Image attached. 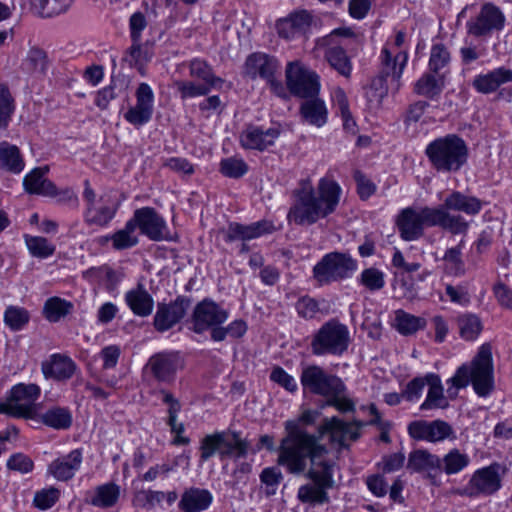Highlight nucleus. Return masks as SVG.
Wrapping results in <instances>:
<instances>
[{
	"instance_id": "nucleus-23",
	"label": "nucleus",
	"mask_w": 512,
	"mask_h": 512,
	"mask_svg": "<svg viewBox=\"0 0 512 512\" xmlns=\"http://www.w3.org/2000/svg\"><path fill=\"white\" fill-rule=\"evenodd\" d=\"M83 462V454L80 449H74L67 455L53 460L48 466V473L58 481H69L79 471Z\"/></svg>"
},
{
	"instance_id": "nucleus-54",
	"label": "nucleus",
	"mask_w": 512,
	"mask_h": 512,
	"mask_svg": "<svg viewBox=\"0 0 512 512\" xmlns=\"http://www.w3.org/2000/svg\"><path fill=\"white\" fill-rule=\"evenodd\" d=\"M174 87L182 99L208 95L213 86L206 83L197 84L193 81L176 80Z\"/></svg>"
},
{
	"instance_id": "nucleus-36",
	"label": "nucleus",
	"mask_w": 512,
	"mask_h": 512,
	"mask_svg": "<svg viewBox=\"0 0 512 512\" xmlns=\"http://www.w3.org/2000/svg\"><path fill=\"white\" fill-rule=\"evenodd\" d=\"M300 114L307 123L316 127L325 125L328 118L326 105L317 96L306 98L300 106Z\"/></svg>"
},
{
	"instance_id": "nucleus-53",
	"label": "nucleus",
	"mask_w": 512,
	"mask_h": 512,
	"mask_svg": "<svg viewBox=\"0 0 512 512\" xmlns=\"http://www.w3.org/2000/svg\"><path fill=\"white\" fill-rule=\"evenodd\" d=\"M30 314L18 306H9L4 313V323L13 331H19L29 322Z\"/></svg>"
},
{
	"instance_id": "nucleus-25",
	"label": "nucleus",
	"mask_w": 512,
	"mask_h": 512,
	"mask_svg": "<svg viewBox=\"0 0 512 512\" xmlns=\"http://www.w3.org/2000/svg\"><path fill=\"white\" fill-rule=\"evenodd\" d=\"M41 369L45 378L66 381L75 374L77 365L68 356L53 354L50 356L49 360L42 363Z\"/></svg>"
},
{
	"instance_id": "nucleus-2",
	"label": "nucleus",
	"mask_w": 512,
	"mask_h": 512,
	"mask_svg": "<svg viewBox=\"0 0 512 512\" xmlns=\"http://www.w3.org/2000/svg\"><path fill=\"white\" fill-rule=\"evenodd\" d=\"M341 194L340 185L329 177L321 178L316 189L309 182H303L301 188L294 191L295 202L287 218L297 225H312L336 211Z\"/></svg>"
},
{
	"instance_id": "nucleus-43",
	"label": "nucleus",
	"mask_w": 512,
	"mask_h": 512,
	"mask_svg": "<svg viewBox=\"0 0 512 512\" xmlns=\"http://www.w3.org/2000/svg\"><path fill=\"white\" fill-rule=\"evenodd\" d=\"M464 244L465 241L461 240L457 246L447 249L442 258L445 270L452 275L461 276L465 274V263L462 259Z\"/></svg>"
},
{
	"instance_id": "nucleus-31",
	"label": "nucleus",
	"mask_w": 512,
	"mask_h": 512,
	"mask_svg": "<svg viewBox=\"0 0 512 512\" xmlns=\"http://www.w3.org/2000/svg\"><path fill=\"white\" fill-rule=\"evenodd\" d=\"M512 82V70L499 67L473 80V87L480 93L489 94L496 91L502 84Z\"/></svg>"
},
{
	"instance_id": "nucleus-29",
	"label": "nucleus",
	"mask_w": 512,
	"mask_h": 512,
	"mask_svg": "<svg viewBox=\"0 0 512 512\" xmlns=\"http://www.w3.org/2000/svg\"><path fill=\"white\" fill-rule=\"evenodd\" d=\"M47 172L48 167H38L28 173L23 179L25 191L29 194L56 196L57 187L45 177Z\"/></svg>"
},
{
	"instance_id": "nucleus-60",
	"label": "nucleus",
	"mask_w": 512,
	"mask_h": 512,
	"mask_svg": "<svg viewBox=\"0 0 512 512\" xmlns=\"http://www.w3.org/2000/svg\"><path fill=\"white\" fill-rule=\"evenodd\" d=\"M248 171V165L243 159L229 157L221 160L220 172L229 178H240Z\"/></svg>"
},
{
	"instance_id": "nucleus-1",
	"label": "nucleus",
	"mask_w": 512,
	"mask_h": 512,
	"mask_svg": "<svg viewBox=\"0 0 512 512\" xmlns=\"http://www.w3.org/2000/svg\"><path fill=\"white\" fill-rule=\"evenodd\" d=\"M286 432L278 448V464L288 473L304 474L310 480L298 488L297 499L312 507L329 503L336 463L327 457L328 448L295 422L286 424Z\"/></svg>"
},
{
	"instance_id": "nucleus-52",
	"label": "nucleus",
	"mask_w": 512,
	"mask_h": 512,
	"mask_svg": "<svg viewBox=\"0 0 512 512\" xmlns=\"http://www.w3.org/2000/svg\"><path fill=\"white\" fill-rule=\"evenodd\" d=\"M24 238L30 254L34 257L47 258L55 252V246L44 237L25 235Z\"/></svg>"
},
{
	"instance_id": "nucleus-59",
	"label": "nucleus",
	"mask_w": 512,
	"mask_h": 512,
	"mask_svg": "<svg viewBox=\"0 0 512 512\" xmlns=\"http://www.w3.org/2000/svg\"><path fill=\"white\" fill-rule=\"evenodd\" d=\"M162 491L140 490L133 497V505L142 509L151 510L164 500Z\"/></svg>"
},
{
	"instance_id": "nucleus-17",
	"label": "nucleus",
	"mask_w": 512,
	"mask_h": 512,
	"mask_svg": "<svg viewBox=\"0 0 512 512\" xmlns=\"http://www.w3.org/2000/svg\"><path fill=\"white\" fill-rule=\"evenodd\" d=\"M135 228L152 241L169 239V231L163 217L152 207H142L134 211L131 218Z\"/></svg>"
},
{
	"instance_id": "nucleus-7",
	"label": "nucleus",
	"mask_w": 512,
	"mask_h": 512,
	"mask_svg": "<svg viewBox=\"0 0 512 512\" xmlns=\"http://www.w3.org/2000/svg\"><path fill=\"white\" fill-rule=\"evenodd\" d=\"M358 269L357 260L349 253L333 251L325 254L313 267V278L319 286L351 278Z\"/></svg>"
},
{
	"instance_id": "nucleus-27",
	"label": "nucleus",
	"mask_w": 512,
	"mask_h": 512,
	"mask_svg": "<svg viewBox=\"0 0 512 512\" xmlns=\"http://www.w3.org/2000/svg\"><path fill=\"white\" fill-rule=\"evenodd\" d=\"M380 60L381 68L379 74L391 77V82L395 83V88L398 90L400 87L399 80L408 60L407 52H398L395 56H392L389 49L387 47H383L381 50Z\"/></svg>"
},
{
	"instance_id": "nucleus-20",
	"label": "nucleus",
	"mask_w": 512,
	"mask_h": 512,
	"mask_svg": "<svg viewBox=\"0 0 512 512\" xmlns=\"http://www.w3.org/2000/svg\"><path fill=\"white\" fill-rule=\"evenodd\" d=\"M136 100V105L124 114V118L132 125L142 126L151 119L153 113L154 94L147 83L138 86Z\"/></svg>"
},
{
	"instance_id": "nucleus-46",
	"label": "nucleus",
	"mask_w": 512,
	"mask_h": 512,
	"mask_svg": "<svg viewBox=\"0 0 512 512\" xmlns=\"http://www.w3.org/2000/svg\"><path fill=\"white\" fill-rule=\"evenodd\" d=\"M135 231L136 228L131 219H129L123 229L116 231L111 236L113 248L115 250H125L136 246L139 240Z\"/></svg>"
},
{
	"instance_id": "nucleus-47",
	"label": "nucleus",
	"mask_w": 512,
	"mask_h": 512,
	"mask_svg": "<svg viewBox=\"0 0 512 512\" xmlns=\"http://www.w3.org/2000/svg\"><path fill=\"white\" fill-rule=\"evenodd\" d=\"M47 53L38 47H32L23 61V69L28 73L44 74L48 68Z\"/></svg>"
},
{
	"instance_id": "nucleus-64",
	"label": "nucleus",
	"mask_w": 512,
	"mask_h": 512,
	"mask_svg": "<svg viewBox=\"0 0 512 512\" xmlns=\"http://www.w3.org/2000/svg\"><path fill=\"white\" fill-rule=\"evenodd\" d=\"M59 497L60 490L55 487H49L36 492L33 502L37 508L46 510L51 508L59 500Z\"/></svg>"
},
{
	"instance_id": "nucleus-11",
	"label": "nucleus",
	"mask_w": 512,
	"mask_h": 512,
	"mask_svg": "<svg viewBox=\"0 0 512 512\" xmlns=\"http://www.w3.org/2000/svg\"><path fill=\"white\" fill-rule=\"evenodd\" d=\"M505 15L491 2L484 3L480 10L466 22L467 34L475 38H489L505 26Z\"/></svg>"
},
{
	"instance_id": "nucleus-3",
	"label": "nucleus",
	"mask_w": 512,
	"mask_h": 512,
	"mask_svg": "<svg viewBox=\"0 0 512 512\" xmlns=\"http://www.w3.org/2000/svg\"><path fill=\"white\" fill-rule=\"evenodd\" d=\"M447 383L455 388L447 389L450 398L457 395V390L472 384L475 393L480 397L488 396L494 390V367L492 359V348L489 343L480 346L477 354L469 365L463 364L455 375Z\"/></svg>"
},
{
	"instance_id": "nucleus-49",
	"label": "nucleus",
	"mask_w": 512,
	"mask_h": 512,
	"mask_svg": "<svg viewBox=\"0 0 512 512\" xmlns=\"http://www.w3.org/2000/svg\"><path fill=\"white\" fill-rule=\"evenodd\" d=\"M190 76L203 81V83L216 87L223 83V80L214 75L212 68L207 62L200 59H193L189 62Z\"/></svg>"
},
{
	"instance_id": "nucleus-33",
	"label": "nucleus",
	"mask_w": 512,
	"mask_h": 512,
	"mask_svg": "<svg viewBox=\"0 0 512 512\" xmlns=\"http://www.w3.org/2000/svg\"><path fill=\"white\" fill-rule=\"evenodd\" d=\"M440 457L427 450H415L410 453L407 469L412 472H426L430 476L441 472Z\"/></svg>"
},
{
	"instance_id": "nucleus-30",
	"label": "nucleus",
	"mask_w": 512,
	"mask_h": 512,
	"mask_svg": "<svg viewBox=\"0 0 512 512\" xmlns=\"http://www.w3.org/2000/svg\"><path fill=\"white\" fill-rule=\"evenodd\" d=\"M396 225L400 237L405 241H414L423 235L424 228L417 214V209H403L397 217Z\"/></svg>"
},
{
	"instance_id": "nucleus-21",
	"label": "nucleus",
	"mask_w": 512,
	"mask_h": 512,
	"mask_svg": "<svg viewBox=\"0 0 512 512\" xmlns=\"http://www.w3.org/2000/svg\"><path fill=\"white\" fill-rule=\"evenodd\" d=\"M275 231V226L271 221L260 220L249 225H243L232 222L227 229L223 230L224 240L226 242L249 241L262 235L270 234Z\"/></svg>"
},
{
	"instance_id": "nucleus-41",
	"label": "nucleus",
	"mask_w": 512,
	"mask_h": 512,
	"mask_svg": "<svg viewBox=\"0 0 512 512\" xmlns=\"http://www.w3.org/2000/svg\"><path fill=\"white\" fill-rule=\"evenodd\" d=\"M74 309L72 302L54 296L45 301L43 307L44 317L51 323H56L70 314Z\"/></svg>"
},
{
	"instance_id": "nucleus-40",
	"label": "nucleus",
	"mask_w": 512,
	"mask_h": 512,
	"mask_svg": "<svg viewBox=\"0 0 512 512\" xmlns=\"http://www.w3.org/2000/svg\"><path fill=\"white\" fill-rule=\"evenodd\" d=\"M444 88V79L440 74L425 73L414 85V92L420 96L433 99L438 96Z\"/></svg>"
},
{
	"instance_id": "nucleus-28",
	"label": "nucleus",
	"mask_w": 512,
	"mask_h": 512,
	"mask_svg": "<svg viewBox=\"0 0 512 512\" xmlns=\"http://www.w3.org/2000/svg\"><path fill=\"white\" fill-rule=\"evenodd\" d=\"M212 501L213 496L209 490L189 487L183 491L178 508L182 512H203L210 507Z\"/></svg>"
},
{
	"instance_id": "nucleus-35",
	"label": "nucleus",
	"mask_w": 512,
	"mask_h": 512,
	"mask_svg": "<svg viewBox=\"0 0 512 512\" xmlns=\"http://www.w3.org/2000/svg\"><path fill=\"white\" fill-rule=\"evenodd\" d=\"M443 206L446 210L461 211L467 215L474 216L481 211L483 203L477 197L454 191L446 197Z\"/></svg>"
},
{
	"instance_id": "nucleus-57",
	"label": "nucleus",
	"mask_w": 512,
	"mask_h": 512,
	"mask_svg": "<svg viewBox=\"0 0 512 512\" xmlns=\"http://www.w3.org/2000/svg\"><path fill=\"white\" fill-rule=\"evenodd\" d=\"M247 331V324L245 321L238 319L231 322L227 327L216 328L211 333V339L216 342H221L227 336L232 338H240Z\"/></svg>"
},
{
	"instance_id": "nucleus-18",
	"label": "nucleus",
	"mask_w": 512,
	"mask_h": 512,
	"mask_svg": "<svg viewBox=\"0 0 512 512\" xmlns=\"http://www.w3.org/2000/svg\"><path fill=\"white\" fill-rule=\"evenodd\" d=\"M191 300L178 296L170 303H159L154 315L153 325L158 332H165L179 323L187 313Z\"/></svg>"
},
{
	"instance_id": "nucleus-24",
	"label": "nucleus",
	"mask_w": 512,
	"mask_h": 512,
	"mask_svg": "<svg viewBox=\"0 0 512 512\" xmlns=\"http://www.w3.org/2000/svg\"><path fill=\"white\" fill-rule=\"evenodd\" d=\"M279 135L280 130L278 128L264 130L261 127L249 125L240 134V143L245 149L263 151L273 145Z\"/></svg>"
},
{
	"instance_id": "nucleus-9",
	"label": "nucleus",
	"mask_w": 512,
	"mask_h": 512,
	"mask_svg": "<svg viewBox=\"0 0 512 512\" xmlns=\"http://www.w3.org/2000/svg\"><path fill=\"white\" fill-rule=\"evenodd\" d=\"M40 392V387L36 384L14 385L6 401L0 403V413L14 418L33 419L37 414L36 401Z\"/></svg>"
},
{
	"instance_id": "nucleus-58",
	"label": "nucleus",
	"mask_w": 512,
	"mask_h": 512,
	"mask_svg": "<svg viewBox=\"0 0 512 512\" xmlns=\"http://www.w3.org/2000/svg\"><path fill=\"white\" fill-rule=\"evenodd\" d=\"M450 210L444 208L442 223L440 227L444 230L449 231L453 235L463 234L465 235L469 229V222L459 214H451Z\"/></svg>"
},
{
	"instance_id": "nucleus-4",
	"label": "nucleus",
	"mask_w": 512,
	"mask_h": 512,
	"mask_svg": "<svg viewBox=\"0 0 512 512\" xmlns=\"http://www.w3.org/2000/svg\"><path fill=\"white\" fill-rule=\"evenodd\" d=\"M363 44V37L350 28H337L318 39L317 46L324 49V59L339 75L350 78L352 62L347 52L357 51Z\"/></svg>"
},
{
	"instance_id": "nucleus-32",
	"label": "nucleus",
	"mask_w": 512,
	"mask_h": 512,
	"mask_svg": "<svg viewBox=\"0 0 512 512\" xmlns=\"http://www.w3.org/2000/svg\"><path fill=\"white\" fill-rule=\"evenodd\" d=\"M125 302L131 311L139 317L149 316L154 308L153 297L141 283L126 292Z\"/></svg>"
},
{
	"instance_id": "nucleus-39",
	"label": "nucleus",
	"mask_w": 512,
	"mask_h": 512,
	"mask_svg": "<svg viewBox=\"0 0 512 512\" xmlns=\"http://www.w3.org/2000/svg\"><path fill=\"white\" fill-rule=\"evenodd\" d=\"M0 168L18 174L24 168V160L17 146L8 142L0 143Z\"/></svg>"
},
{
	"instance_id": "nucleus-15",
	"label": "nucleus",
	"mask_w": 512,
	"mask_h": 512,
	"mask_svg": "<svg viewBox=\"0 0 512 512\" xmlns=\"http://www.w3.org/2000/svg\"><path fill=\"white\" fill-rule=\"evenodd\" d=\"M228 316V311L219 304L204 299L193 310L192 330L197 334L210 330L211 334L214 329L221 328V325L227 321Z\"/></svg>"
},
{
	"instance_id": "nucleus-61",
	"label": "nucleus",
	"mask_w": 512,
	"mask_h": 512,
	"mask_svg": "<svg viewBox=\"0 0 512 512\" xmlns=\"http://www.w3.org/2000/svg\"><path fill=\"white\" fill-rule=\"evenodd\" d=\"M359 282L370 291L381 290L385 285L384 273L374 267L364 269L360 275Z\"/></svg>"
},
{
	"instance_id": "nucleus-63",
	"label": "nucleus",
	"mask_w": 512,
	"mask_h": 512,
	"mask_svg": "<svg viewBox=\"0 0 512 512\" xmlns=\"http://www.w3.org/2000/svg\"><path fill=\"white\" fill-rule=\"evenodd\" d=\"M387 78L384 75L378 74L372 79L369 91L367 92L368 99L381 104L383 99L388 94Z\"/></svg>"
},
{
	"instance_id": "nucleus-34",
	"label": "nucleus",
	"mask_w": 512,
	"mask_h": 512,
	"mask_svg": "<svg viewBox=\"0 0 512 512\" xmlns=\"http://www.w3.org/2000/svg\"><path fill=\"white\" fill-rule=\"evenodd\" d=\"M427 385L429 386L425 401L420 405V410L445 409L449 402L444 395V389L440 377L429 373L426 375Z\"/></svg>"
},
{
	"instance_id": "nucleus-22",
	"label": "nucleus",
	"mask_w": 512,
	"mask_h": 512,
	"mask_svg": "<svg viewBox=\"0 0 512 512\" xmlns=\"http://www.w3.org/2000/svg\"><path fill=\"white\" fill-rule=\"evenodd\" d=\"M312 24V15L306 10L296 11L276 23L280 37L293 39L306 34Z\"/></svg>"
},
{
	"instance_id": "nucleus-44",
	"label": "nucleus",
	"mask_w": 512,
	"mask_h": 512,
	"mask_svg": "<svg viewBox=\"0 0 512 512\" xmlns=\"http://www.w3.org/2000/svg\"><path fill=\"white\" fill-rule=\"evenodd\" d=\"M426 325L424 318L409 314L404 310L395 312V327L402 335H411Z\"/></svg>"
},
{
	"instance_id": "nucleus-13",
	"label": "nucleus",
	"mask_w": 512,
	"mask_h": 512,
	"mask_svg": "<svg viewBox=\"0 0 512 512\" xmlns=\"http://www.w3.org/2000/svg\"><path fill=\"white\" fill-rule=\"evenodd\" d=\"M286 82L289 91L300 98L318 96L320 90L319 76L299 62L289 63L286 68Z\"/></svg>"
},
{
	"instance_id": "nucleus-12",
	"label": "nucleus",
	"mask_w": 512,
	"mask_h": 512,
	"mask_svg": "<svg viewBox=\"0 0 512 512\" xmlns=\"http://www.w3.org/2000/svg\"><path fill=\"white\" fill-rule=\"evenodd\" d=\"M499 470L500 466L497 463L476 470L467 485L458 490V494L470 498L495 494L502 486Z\"/></svg>"
},
{
	"instance_id": "nucleus-55",
	"label": "nucleus",
	"mask_w": 512,
	"mask_h": 512,
	"mask_svg": "<svg viewBox=\"0 0 512 512\" xmlns=\"http://www.w3.org/2000/svg\"><path fill=\"white\" fill-rule=\"evenodd\" d=\"M450 53L446 46L442 43L434 44L431 47L429 69L435 74H440V71L448 66L450 63Z\"/></svg>"
},
{
	"instance_id": "nucleus-6",
	"label": "nucleus",
	"mask_w": 512,
	"mask_h": 512,
	"mask_svg": "<svg viewBox=\"0 0 512 512\" xmlns=\"http://www.w3.org/2000/svg\"><path fill=\"white\" fill-rule=\"evenodd\" d=\"M250 444L240 437V433L225 430L208 434L200 441V461L206 462L215 454L221 459L227 457L244 458L248 454Z\"/></svg>"
},
{
	"instance_id": "nucleus-26",
	"label": "nucleus",
	"mask_w": 512,
	"mask_h": 512,
	"mask_svg": "<svg viewBox=\"0 0 512 512\" xmlns=\"http://www.w3.org/2000/svg\"><path fill=\"white\" fill-rule=\"evenodd\" d=\"M245 68L246 74L251 78L259 76L268 81L278 72L279 63L267 54L253 53L247 58Z\"/></svg>"
},
{
	"instance_id": "nucleus-10",
	"label": "nucleus",
	"mask_w": 512,
	"mask_h": 512,
	"mask_svg": "<svg viewBox=\"0 0 512 512\" xmlns=\"http://www.w3.org/2000/svg\"><path fill=\"white\" fill-rule=\"evenodd\" d=\"M300 381L304 391L323 397L335 396L342 390H346L343 381L338 376L326 372L318 365L304 367Z\"/></svg>"
},
{
	"instance_id": "nucleus-45",
	"label": "nucleus",
	"mask_w": 512,
	"mask_h": 512,
	"mask_svg": "<svg viewBox=\"0 0 512 512\" xmlns=\"http://www.w3.org/2000/svg\"><path fill=\"white\" fill-rule=\"evenodd\" d=\"M73 0H36L33 9L42 18H51L65 13Z\"/></svg>"
},
{
	"instance_id": "nucleus-5",
	"label": "nucleus",
	"mask_w": 512,
	"mask_h": 512,
	"mask_svg": "<svg viewBox=\"0 0 512 512\" xmlns=\"http://www.w3.org/2000/svg\"><path fill=\"white\" fill-rule=\"evenodd\" d=\"M425 154L432 167L438 172H457L468 159L465 141L455 134L440 137L429 143Z\"/></svg>"
},
{
	"instance_id": "nucleus-37",
	"label": "nucleus",
	"mask_w": 512,
	"mask_h": 512,
	"mask_svg": "<svg viewBox=\"0 0 512 512\" xmlns=\"http://www.w3.org/2000/svg\"><path fill=\"white\" fill-rule=\"evenodd\" d=\"M116 210L114 205L108 204L101 196L98 203L86 207L84 219L89 225L105 226L114 218Z\"/></svg>"
},
{
	"instance_id": "nucleus-38",
	"label": "nucleus",
	"mask_w": 512,
	"mask_h": 512,
	"mask_svg": "<svg viewBox=\"0 0 512 512\" xmlns=\"http://www.w3.org/2000/svg\"><path fill=\"white\" fill-rule=\"evenodd\" d=\"M120 494V486L114 482H108L95 488L89 503L102 509L111 508L117 504Z\"/></svg>"
},
{
	"instance_id": "nucleus-19",
	"label": "nucleus",
	"mask_w": 512,
	"mask_h": 512,
	"mask_svg": "<svg viewBox=\"0 0 512 512\" xmlns=\"http://www.w3.org/2000/svg\"><path fill=\"white\" fill-rule=\"evenodd\" d=\"M146 367L157 381L171 383L181 367V360L177 353L160 352L149 358Z\"/></svg>"
},
{
	"instance_id": "nucleus-62",
	"label": "nucleus",
	"mask_w": 512,
	"mask_h": 512,
	"mask_svg": "<svg viewBox=\"0 0 512 512\" xmlns=\"http://www.w3.org/2000/svg\"><path fill=\"white\" fill-rule=\"evenodd\" d=\"M128 57L126 60L129 65L148 63L153 56L152 51L147 44H142L141 41H132V45L127 51Z\"/></svg>"
},
{
	"instance_id": "nucleus-8",
	"label": "nucleus",
	"mask_w": 512,
	"mask_h": 512,
	"mask_svg": "<svg viewBox=\"0 0 512 512\" xmlns=\"http://www.w3.org/2000/svg\"><path fill=\"white\" fill-rule=\"evenodd\" d=\"M350 342L348 327L332 319L324 323L313 335L310 346L316 356H341L348 350Z\"/></svg>"
},
{
	"instance_id": "nucleus-50",
	"label": "nucleus",
	"mask_w": 512,
	"mask_h": 512,
	"mask_svg": "<svg viewBox=\"0 0 512 512\" xmlns=\"http://www.w3.org/2000/svg\"><path fill=\"white\" fill-rule=\"evenodd\" d=\"M42 421L55 429H67L72 424V416L68 409L56 407L43 414Z\"/></svg>"
},
{
	"instance_id": "nucleus-42",
	"label": "nucleus",
	"mask_w": 512,
	"mask_h": 512,
	"mask_svg": "<svg viewBox=\"0 0 512 512\" xmlns=\"http://www.w3.org/2000/svg\"><path fill=\"white\" fill-rule=\"evenodd\" d=\"M441 472L447 475H453L464 470L470 463V458L466 453L459 449H451L447 454L440 458Z\"/></svg>"
},
{
	"instance_id": "nucleus-16",
	"label": "nucleus",
	"mask_w": 512,
	"mask_h": 512,
	"mask_svg": "<svg viewBox=\"0 0 512 512\" xmlns=\"http://www.w3.org/2000/svg\"><path fill=\"white\" fill-rule=\"evenodd\" d=\"M408 434L417 441L437 443L446 439H456L452 426L444 420H415L408 424Z\"/></svg>"
},
{
	"instance_id": "nucleus-14",
	"label": "nucleus",
	"mask_w": 512,
	"mask_h": 512,
	"mask_svg": "<svg viewBox=\"0 0 512 512\" xmlns=\"http://www.w3.org/2000/svg\"><path fill=\"white\" fill-rule=\"evenodd\" d=\"M365 424L361 421L346 423L337 417L326 418L318 427L317 434H311L315 437L318 444L325 434L330 435V441L337 444L340 448L348 447L347 441H356L361 435V428Z\"/></svg>"
},
{
	"instance_id": "nucleus-51",
	"label": "nucleus",
	"mask_w": 512,
	"mask_h": 512,
	"mask_svg": "<svg viewBox=\"0 0 512 512\" xmlns=\"http://www.w3.org/2000/svg\"><path fill=\"white\" fill-rule=\"evenodd\" d=\"M458 325L460 335L467 341L475 340L482 331L480 319L473 314H465L459 317Z\"/></svg>"
},
{
	"instance_id": "nucleus-56",
	"label": "nucleus",
	"mask_w": 512,
	"mask_h": 512,
	"mask_svg": "<svg viewBox=\"0 0 512 512\" xmlns=\"http://www.w3.org/2000/svg\"><path fill=\"white\" fill-rule=\"evenodd\" d=\"M14 99L5 83H0V128H6L14 112Z\"/></svg>"
},
{
	"instance_id": "nucleus-48",
	"label": "nucleus",
	"mask_w": 512,
	"mask_h": 512,
	"mask_svg": "<svg viewBox=\"0 0 512 512\" xmlns=\"http://www.w3.org/2000/svg\"><path fill=\"white\" fill-rule=\"evenodd\" d=\"M159 393L163 396V402L169 406L167 424L170 426L171 432L176 435L182 434L185 431L184 424L177 423V415L181 410L179 400L172 393L164 389H161Z\"/></svg>"
}]
</instances>
